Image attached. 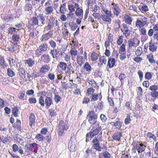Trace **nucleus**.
<instances>
[{"label":"nucleus","mask_w":158,"mask_h":158,"mask_svg":"<svg viewBox=\"0 0 158 158\" xmlns=\"http://www.w3.org/2000/svg\"><path fill=\"white\" fill-rule=\"evenodd\" d=\"M101 128L100 127L93 128L86 135V141L87 142L94 137V136L97 135L99 132L101 131Z\"/></svg>","instance_id":"1"},{"label":"nucleus","mask_w":158,"mask_h":158,"mask_svg":"<svg viewBox=\"0 0 158 158\" xmlns=\"http://www.w3.org/2000/svg\"><path fill=\"white\" fill-rule=\"evenodd\" d=\"M98 116L94 110L89 111L87 115L86 118L91 124H94L97 122Z\"/></svg>","instance_id":"2"},{"label":"nucleus","mask_w":158,"mask_h":158,"mask_svg":"<svg viewBox=\"0 0 158 158\" xmlns=\"http://www.w3.org/2000/svg\"><path fill=\"white\" fill-rule=\"evenodd\" d=\"M48 45L45 43L41 44L39 46L37 49L35 51V54L37 56L41 55L43 52H45L47 50Z\"/></svg>","instance_id":"3"},{"label":"nucleus","mask_w":158,"mask_h":158,"mask_svg":"<svg viewBox=\"0 0 158 158\" xmlns=\"http://www.w3.org/2000/svg\"><path fill=\"white\" fill-rule=\"evenodd\" d=\"M139 43L140 40L136 37L129 40L128 41V50H129L132 47H137L139 45Z\"/></svg>","instance_id":"4"},{"label":"nucleus","mask_w":158,"mask_h":158,"mask_svg":"<svg viewBox=\"0 0 158 158\" xmlns=\"http://www.w3.org/2000/svg\"><path fill=\"white\" fill-rule=\"evenodd\" d=\"M111 5L112 6V10L114 14L118 17L121 14V9L117 4L114 2L112 3Z\"/></svg>","instance_id":"5"},{"label":"nucleus","mask_w":158,"mask_h":158,"mask_svg":"<svg viewBox=\"0 0 158 158\" xmlns=\"http://www.w3.org/2000/svg\"><path fill=\"white\" fill-rule=\"evenodd\" d=\"M19 75L23 79L27 80L29 77V74L26 72V70L23 68L19 67L18 70Z\"/></svg>","instance_id":"6"},{"label":"nucleus","mask_w":158,"mask_h":158,"mask_svg":"<svg viewBox=\"0 0 158 158\" xmlns=\"http://www.w3.org/2000/svg\"><path fill=\"white\" fill-rule=\"evenodd\" d=\"M65 123L63 121H60L59 122V124L58 126V131L59 135L60 136H61L63 134L64 130H67V128H66L65 127Z\"/></svg>","instance_id":"7"},{"label":"nucleus","mask_w":158,"mask_h":158,"mask_svg":"<svg viewBox=\"0 0 158 158\" xmlns=\"http://www.w3.org/2000/svg\"><path fill=\"white\" fill-rule=\"evenodd\" d=\"M50 53L51 55L53 58H56V59L58 58L60 54L61 55L62 54L60 49L58 48L51 50Z\"/></svg>","instance_id":"8"},{"label":"nucleus","mask_w":158,"mask_h":158,"mask_svg":"<svg viewBox=\"0 0 158 158\" xmlns=\"http://www.w3.org/2000/svg\"><path fill=\"white\" fill-rule=\"evenodd\" d=\"M121 30L123 32V34L124 35L126 38L129 36L131 34L130 31L128 29V26L126 24H122V28Z\"/></svg>","instance_id":"9"},{"label":"nucleus","mask_w":158,"mask_h":158,"mask_svg":"<svg viewBox=\"0 0 158 158\" xmlns=\"http://www.w3.org/2000/svg\"><path fill=\"white\" fill-rule=\"evenodd\" d=\"M52 31H50L47 33L43 34L42 35L40 40L42 41H46L52 36Z\"/></svg>","instance_id":"10"},{"label":"nucleus","mask_w":158,"mask_h":158,"mask_svg":"<svg viewBox=\"0 0 158 158\" xmlns=\"http://www.w3.org/2000/svg\"><path fill=\"white\" fill-rule=\"evenodd\" d=\"M111 18H113V16H110L108 15H101V19L103 21L107 22L109 23H110L112 21Z\"/></svg>","instance_id":"11"},{"label":"nucleus","mask_w":158,"mask_h":158,"mask_svg":"<svg viewBox=\"0 0 158 158\" xmlns=\"http://www.w3.org/2000/svg\"><path fill=\"white\" fill-rule=\"evenodd\" d=\"M41 60L44 62L48 63L50 60V57L49 55L47 53H44L41 58Z\"/></svg>","instance_id":"12"},{"label":"nucleus","mask_w":158,"mask_h":158,"mask_svg":"<svg viewBox=\"0 0 158 158\" xmlns=\"http://www.w3.org/2000/svg\"><path fill=\"white\" fill-rule=\"evenodd\" d=\"M93 143V147L95 149L99 151H100L101 150V148L99 146V142L95 139H93L92 140Z\"/></svg>","instance_id":"13"},{"label":"nucleus","mask_w":158,"mask_h":158,"mask_svg":"<svg viewBox=\"0 0 158 158\" xmlns=\"http://www.w3.org/2000/svg\"><path fill=\"white\" fill-rule=\"evenodd\" d=\"M29 119L30 122L29 124L30 126L31 127H32L33 126H34L35 117L33 113H31L29 117Z\"/></svg>","instance_id":"14"},{"label":"nucleus","mask_w":158,"mask_h":158,"mask_svg":"<svg viewBox=\"0 0 158 158\" xmlns=\"http://www.w3.org/2000/svg\"><path fill=\"white\" fill-rule=\"evenodd\" d=\"M38 16V25L42 26L46 22L45 19L44 17L42 15H40Z\"/></svg>","instance_id":"15"},{"label":"nucleus","mask_w":158,"mask_h":158,"mask_svg":"<svg viewBox=\"0 0 158 158\" xmlns=\"http://www.w3.org/2000/svg\"><path fill=\"white\" fill-rule=\"evenodd\" d=\"M75 147L76 146L74 142V141L73 142L70 139L68 145V148L70 151H75Z\"/></svg>","instance_id":"16"},{"label":"nucleus","mask_w":158,"mask_h":158,"mask_svg":"<svg viewBox=\"0 0 158 158\" xmlns=\"http://www.w3.org/2000/svg\"><path fill=\"white\" fill-rule=\"evenodd\" d=\"M35 63L34 60L31 58H29L25 61V64L27 65L29 67H31L35 64Z\"/></svg>","instance_id":"17"},{"label":"nucleus","mask_w":158,"mask_h":158,"mask_svg":"<svg viewBox=\"0 0 158 158\" xmlns=\"http://www.w3.org/2000/svg\"><path fill=\"white\" fill-rule=\"evenodd\" d=\"M50 69V67L49 65L47 64L44 65L40 69V72L43 73H46L49 71Z\"/></svg>","instance_id":"18"},{"label":"nucleus","mask_w":158,"mask_h":158,"mask_svg":"<svg viewBox=\"0 0 158 158\" xmlns=\"http://www.w3.org/2000/svg\"><path fill=\"white\" fill-rule=\"evenodd\" d=\"M124 20L126 23L130 25L132 21V18L130 15L126 14L124 16Z\"/></svg>","instance_id":"19"},{"label":"nucleus","mask_w":158,"mask_h":158,"mask_svg":"<svg viewBox=\"0 0 158 158\" xmlns=\"http://www.w3.org/2000/svg\"><path fill=\"white\" fill-rule=\"evenodd\" d=\"M67 64L63 62H60L57 66V68H60L62 71H65L67 68Z\"/></svg>","instance_id":"20"},{"label":"nucleus","mask_w":158,"mask_h":158,"mask_svg":"<svg viewBox=\"0 0 158 158\" xmlns=\"http://www.w3.org/2000/svg\"><path fill=\"white\" fill-rule=\"evenodd\" d=\"M122 136V134L120 132L118 131L114 133L113 136V138L115 140L119 141L120 140V138Z\"/></svg>","instance_id":"21"},{"label":"nucleus","mask_w":158,"mask_h":158,"mask_svg":"<svg viewBox=\"0 0 158 158\" xmlns=\"http://www.w3.org/2000/svg\"><path fill=\"white\" fill-rule=\"evenodd\" d=\"M115 63V59L114 58H109L107 64L110 68L113 67Z\"/></svg>","instance_id":"22"},{"label":"nucleus","mask_w":158,"mask_h":158,"mask_svg":"<svg viewBox=\"0 0 158 158\" xmlns=\"http://www.w3.org/2000/svg\"><path fill=\"white\" fill-rule=\"evenodd\" d=\"M84 69L89 73L91 71L92 68L90 64L87 62H86L84 64L83 66Z\"/></svg>","instance_id":"23"},{"label":"nucleus","mask_w":158,"mask_h":158,"mask_svg":"<svg viewBox=\"0 0 158 158\" xmlns=\"http://www.w3.org/2000/svg\"><path fill=\"white\" fill-rule=\"evenodd\" d=\"M45 104L47 106H50L53 104L52 99L50 97H47L45 100Z\"/></svg>","instance_id":"24"},{"label":"nucleus","mask_w":158,"mask_h":158,"mask_svg":"<svg viewBox=\"0 0 158 158\" xmlns=\"http://www.w3.org/2000/svg\"><path fill=\"white\" fill-rule=\"evenodd\" d=\"M55 19L52 17H50L48 19V25L53 28L55 23Z\"/></svg>","instance_id":"25"},{"label":"nucleus","mask_w":158,"mask_h":158,"mask_svg":"<svg viewBox=\"0 0 158 158\" xmlns=\"http://www.w3.org/2000/svg\"><path fill=\"white\" fill-rule=\"evenodd\" d=\"M75 13L77 16H80L81 17V18H80V19L82 18L83 10L82 9H80L79 8H77L76 11Z\"/></svg>","instance_id":"26"},{"label":"nucleus","mask_w":158,"mask_h":158,"mask_svg":"<svg viewBox=\"0 0 158 158\" xmlns=\"http://www.w3.org/2000/svg\"><path fill=\"white\" fill-rule=\"evenodd\" d=\"M145 146H144L142 144H139V145L136 147V148L138 151L139 152H141L144 150Z\"/></svg>","instance_id":"27"},{"label":"nucleus","mask_w":158,"mask_h":158,"mask_svg":"<svg viewBox=\"0 0 158 158\" xmlns=\"http://www.w3.org/2000/svg\"><path fill=\"white\" fill-rule=\"evenodd\" d=\"M46 15L50 14L53 11V8L51 6H48L45 9Z\"/></svg>","instance_id":"28"},{"label":"nucleus","mask_w":158,"mask_h":158,"mask_svg":"<svg viewBox=\"0 0 158 158\" xmlns=\"http://www.w3.org/2000/svg\"><path fill=\"white\" fill-rule=\"evenodd\" d=\"M38 16L32 18L31 19L32 25H38Z\"/></svg>","instance_id":"29"},{"label":"nucleus","mask_w":158,"mask_h":158,"mask_svg":"<svg viewBox=\"0 0 158 158\" xmlns=\"http://www.w3.org/2000/svg\"><path fill=\"white\" fill-rule=\"evenodd\" d=\"M149 44L150 45L149 46V50L152 52L156 51V47L155 46L154 44H152L151 42H150Z\"/></svg>","instance_id":"30"},{"label":"nucleus","mask_w":158,"mask_h":158,"mask_svg":"<svg viewBox=\"0 0 158 158\" xmlns=\"http://www.w3.org/2000/svg\"><path fill=\"white\" fill-rule=\"evenodd\" d=\"M61 99V98L58 95L57 93H54V100L56 102L58 103Z\"/></svg>","instance_id":"31"},{"label":"nucleus","mask_w":158,"mask_h":158,"mask_svg":"<svg viewBox=\"0 0 158 158\" xmlns=\"http://www.w3.org/2000/svg\"><path fill=\"white\" fill-rule=\"evenodd\" d=\"M69 26L71 30L73 31H75L78 27L77 25L74 21H72L71 23H69Z\"/></svg>","instance_id":"32"},{"label":"nucleus","mask_w":158,"mask_h":158,"mask_svg":"<svg viewBox=\"0 0 158 158\" xmlns=\"http://www.w3.org/2000/svg\"><path fill=\"white\" fill-rule=\"evenodd\" d=\"M98 55L95 52H93L91 55V59L92 61H95L98 59Z\"/></svg>","instance_id":"33"},{"label":"nucleus","mask_w":158,"mask_h":158,"mask_svg":"<svg viewBox=\"0 0 158 158\" xmlns=\"http://www.w3.org/2000/svg\"><path fill=\"white\" fill-rule=\"evenodd\" d=\"M66 69H67V71L65 72L66 74L70 75L71 73V72H72L73 73H74L72 69V66L70 64L68 66H67Z\"/></svg>","instance_id":"34"},{"label":"nucleus","mask_w":158,"mask_h":158,"mask_svg":"<svg viewBox=\"0 0 158 158\" xmlns=\"http://www.w3.org/2000/svg\"><path fill=\"white\" fill-rule=\"evenodd\" d=\"M135 26L138 28H141L144 27L142 23L141 22V20H139L138 19H137L135 22Z\"/></svg>","instance_id":"35"},{"label":"nucleus","mask_w":158,"mask_h":158,"mask_svg":"<svg viewBox=\"0 0 158 158\" xmlns=\"http://www.w3.org/2000/svg\"><path fill=\"white\" fill-rule=\"evenodd\" d=\"M147 58L148 59L149 62L151 63H155V60L153 59V56L152 54H151L147 56Z\"/></svg>","instance_id":"36"},{"label":"nucleus","mask_w":158,"mask_h":158,"mask_svg":"<svg viewBox=\"0 0 158 158\" xmlns=\"http://www.w3.org/2000/svg\"><path fill=\"white\" fill-rule=\"evenodd\" d=\"M83 59V56L80 55H78L77 56V62L80 66H81L82 65L81 62L82 60Z\"/></svg>","instance_id":"37"},{"label":"nucleus","mask_w":158,"mask_h":158,"mask_svg":"<svg viewBox=\"0 0 158 158\" xmlns=\"http://www.w3.org/2000/svg\"><path fill=\"white\" fill-rule=\"evenodd\" d=\"M7 74L10 77H12L15 75V73L11 69L8 68L7 70Z\"/></svg>","instance_id":"38"},{"label":"nucleus","mask_w":158,"mask_h":158,"mask_svg":"<svg viewBox=\"0 0 158 158\" xmlns=\"http://www.w3.org/2000/svg\"><path fill=\"white\" fill-rule=\"evenodd\" d=\"M122 123L119 121H117L116 122L114 123V125L115 126L117 129H120L122 126Z\"/></svg>","instance_id":"39"},{"label":"nucleus","mask_w":158,"mask_h":158,"mask_svg":"<svg viewBox=\"0 0 158 158\" xmlns=\"http://www.w3.org/2000/svg\"><path fill=\"white\" fill-rule=\"evenodd\" d=\"M139 9L142 11L146 12L148 10V6L146 5H143L142 6H139Z\"/></svg>","instance_id":"40"},{"label":"nucleus","mask_w":158,"mask_h":158,"mask_svg":"<svg viewBox=\"0 0 158 158\" xmlns=\"http://www.w3.org/2000/svg\"><path fill=\"white\" fill-rule=\"evenodd\" d=\"M0 64L2 67L4 68L5 67H6V65L5 62V60L3 57L1 56H0Z\"/></svg>","instance_id":"41"},{"label":"nucleus","mask_w":158,"mask_h":158,"mask_svg":"<svg viewBox=\"0 0 158 158\" xmlns=\"http://www.w3.org/2000/svg\"><path fill=\"white\" fill-rule=\"evenodd\" d=\"M90 10L91 11H94V12H97L98 11L97 6L96 3L94 5H91Z\"/></svg>","instance_id":"42"},{"label":"nucleus","mask_w":158,"mask_h":158,"mask_svg":"<svg viewBox=\"0 0 158 158\" xmlns=\"http://www.w3.org/2000/svg\"><path fill=\"white\" fill-rule=\"evenodd\" d=\"M44 136L42 134H38L35 136V138L39 140V141H43L44 140Z\"/></svg>","instance_id":"43"},{"label":"nucleus","mask_w":158,"mask_h":158,"mask_svg":"<svg viewBox=\"0 0 158 158\" xmlns=\"http://www.w3.org/2000/svg\"><path fill=\"white\" fill-rule=\"evenodd\" d=\"M99 61L103 64V63L105 64L107 62V59L106 57L102 56L99 58Z\"/></svg>","instance_id":"44"},{"label":"nucleus","mask_w":158,"mask_h":158,"mask_svg":"<svg viewBox=\"0 0 158 158\" xmlns=\"http://www.w3.org/2000/svg\"><path fill=\"white\" fill-rule=\"evenodd\" d=\"M131 119L130 118V115L129 114H128L127 115V117L125 118V123L126 125L129 124L130 122L131 121Z\"/></svg>","instance_id":"45"},{"label":"nucleus","mask_w":158,"mask_h":158,"mask_svg":"<svg viewBox=\"0 0 158 158\" xmlns=\"http://www.w3.org/2000/svg\"><path fill=\"white\" fill-rule=\"evenodd\" d=\"M123 36L122 35L119 36L117 40V44L119 45H121L123 43Z\"/></svg>","instance_id":"46"},{"label":"nucleus","mask_w":158,"mask_h":158,"mask_svg":"<svg viewBox=\"0 0 158 158\" xmlns=\"http://www.w3.org/2000/svg\"><path fill=\"white\" fill-rule=\"evenodd\" d=\"M92 15L95 19H97L98 20L101 18V15L99 13H94Z\"/></svg>","instance_id":"47"},{"label":"nucleus","mask_w":158,"mask_h":158,"mask_svg":"<svg viewBox=\"0 0 158 158\" xmlns=\"http://www.w3.org/2000/svg\"><path fill=\"white\" fill-rule=\"evenodd\" d=\"M9 62L11 66H15L16 64L15 60L12 58H10L9 60Z\"/></svg>","instance_id":"48"},{"label":"nucleus","mask_w":158,"mask_h":158,"mask_svg":"<svg viewBox=\"0 0 158 158\" xmlns=\"http://www.w3.org/2000/svg\"><path fill=\"white\" fill-rule=\"evenodd\" d=\"M142 52V48L140 47H138L135 52V54L137 56L140 55Z\"/></svg>","instance_id":"49"},{"label":"nucleus","mask_w":158,"mask_h":158,"mask_svg":"<svg viewBox=\"0 0 158 158\" xmlns=\"http://www.w3.org/2000/svg\"><path fill=\"white\" fill-rule=\"evenodd\" d=\"M102 131L97 136H95L94 139H96L97 140H98V141H99V142H101L102 141Z\"/></svg>","instance_id":"50"},{"label":"nucleus","mask_w":158,"mask_h":158,"mask_svg":"<svg viewBox=\"0 0 158 158\" xmlns=\"http://www.w3.org/2000/svg\"><path fill=\"white\" fill-rule=\"evenodd\" d=\"M147 136L149 138H152L154 140H155L156 138L155 136L151 132H148L147 134Z\"/></svg>","instance_id":"51"},{"label":"nucleus","mask_w":158,"mask_h":158,"mask_svg":"<svg viewBox=\"0 0 158 158\" xmlns=\"http://www.w3.org/2000/svg\"><path fill=\"white\" fill-rule=\"evenodd\" d=\"M126 45L123 44L120 47L119 49V52H123L126 51V48H125Z\"/></svg>","instance_id":"52"},{"label":"nucleus","mask_w":158,"mask_h":158,"mask_svg":"<svg viewBox=\"0 0 158 158\" xmlns=\"http://www.w3.org/2000/svg\"><path fill=\"white\" fill-rule=\"evenodd\" d=\"M98 95L96 93L92 94L91 97V101H96L98 99Z\"/></svg>","instance_id":"53"},{"label":"nucleus","mask_w":158,"mask_h":158,"mask_svg":"<svg viewBox=\"0 0 158 158\" xmlns=\"http://www.w3.org/2000/svg\"><path fill=\"white\" fill-rule=\"evenodd\" d=\"M39 103L42 106H44L45 105L44 99V97L41 96L40 97L39 99Z\"/></svg>","instance_id":"54"},{"label":"nucleus","mask_w":158,"mask_h":158,"mask_svg":"<svg viewBox=\"0 0 158 158\" xmlns=\"http://www.w3.org/2000/svg\"><path fill=\"white\" fill-rule=\"evenodd\" d=\"M49 44L51 47L53 49L55 48L56 46V42L52 40H50L49 42Z\"/></svg>","instance_id":"55"},{"label":"nucleus","mask_w":158,"mask_h":158,"mask_svg":"<svg viewBox=\"0 0 158 158\" xmlns=\"http://www.w3.org/2000/svg\"><path fill=\"white\" fill-rule=\"evenodd\" d=\"M12 39L14 42L17 43L19 39V36L18 35H14L12 36Z\"/></svg>","instance_id":"56"},{"label":"nucleus","mask_w":158,"mask_h":158,"mask_svg":"<svg viewBox=\"0 0 158 158\" xmlns=\"http://www.w3.org/2000/svg\"><path fill=\"white\" fill-rule=\"evenodd\" d=\"M103 155L104 158H110L111 157L110 154L106 151L103 153Z\"/></svg>","instance_id":"57"},{"label":"nucleus","mask_w":158,"mask_h":158,"mask_svg":"<svg viewBox=\"0 0 158 158\" xmlns=\"http://www.w3.org/2000/svg\"><path fill=\"white\" fill-rule=\"evenodd\" d=\"M12 112L14 116L17 117L18 112V108L17 107H15L13 109Z\"/></svg>","instance_id":"58"},{"label":"nucleus","mask_w":158,"mask_h":158,"mask_svg":"<svg viewBox=\"0 0 158 158\" xmlns=\"http://www.w3.org/2000/svg\"><path fill=\"white\" fill-rule=\"evenodd\" d=\"M74 15V14L72 12H69L67 14V19H68V20H71L73 18V16Z\"/></svg>","instance_id":"59"},{"label":"nucleus","mask_w":158,"mask_h":158,"mask_svg":"<svg viewBox=\"0 0 158 158\" xmlns=\"http://www.w3.org/2000/svg\"><path fill=\"white\" fill-rule=\"evenodd\" d=\"M16 29L14 27H10L8 28V33L10 34H14L15 31Z\"/></svg>","instance_id":"60"},{"label":"nucleus","mask_w":158,"mask_h":158,"mask_svg":"<svg viewBox=\"0 0 158 158\" xmlns=\"http://www.w3.org/2000/svg\"><path fill=\"white\" fill-rule=\"evenodd\" d=\"M151 95L153 97H157L158 96V92L154 90L151 92Z\"/></svg>","instance_id":"61"},{"label":"nucleus","mask_w":158,"mask_h":158,"mask_svg":"<svg viewBox=\"0 0 158 158\" xmlns=\"http://www.w3.org/2000/svg\"><path fill=\"white\" fill-rule=\"evenodd\" d=\"M65 5H61L60 7V12L61 14H64L65 13Z\"/></svg>","instance_id":"62"},{"label":"nucleus","mask_w":158,"mask_h":158,"mask_svg":"<svg viewBox=\"0 0 158 158\" xmlns=\"http://www.w3.org/2000/svg\"><path fill=\"white\" fill-rule=\"evenodd\" d=\"M100 119L103 122H105L107 119V118L106 116L104 114H102L100 116Z\"/></svg>","instance_id":"63"},{"label":"nucleus","mask_w":158,"mask_h":158,"mask_svg":"<svg viewBox=\"0 0 158 158\" xmlns=\"http://www.w3.org/2000/svg\"><path fill=\"white\" fill-rule=\"evenodd\" d=\"M68 9L70 10V12H72L74 11L75 10V6L74 5H68Z\"/></svg>","instance_id":"64"}]
</instances>
